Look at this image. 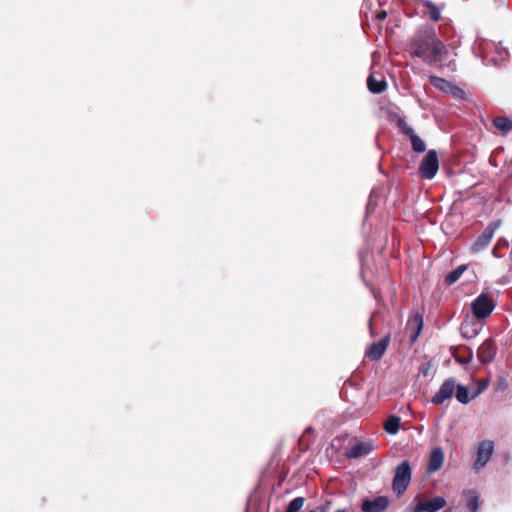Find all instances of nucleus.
<instances>
[{
  "label": "nucleus",
  "instance_id": "1",
  "mask_svg": "<svg viewBox=\"0 0 512 512\" xmlns=\"http://www.w3.org/2000/svg\"><path fill=\"white\" fill-rule=\"evenodd\" d=\"M407 51L413 57L421 58L433 65L441 62L447 54L446 45L436 36L434 29H419L410 39Z\"/></svg>",
  "mask_w": 512,
  "mask_h": 512
},
{
  "label": "nucleus",
  "instance_id": "2",
  "mask_svg": "<svg viewBox=\"0 0 512 512\" xmlns=\"http://www.w3.org/2000/svg\"><path fill=\"white\" fill-rule=\"evenodd\" d=\"M411 467L408 461H403L397 466L393 478V490L398 495H402L411 481Z\"/></svg>",
  "mask_w": 512,
  "mask_h": 512
},
{
  "label": "nucleus",
  "instance_id": "3",
  "mask_svg": "<svg viewBox=\"0 0 512 512\" xmlns=\"http://www.w3.org/2000/svg\"><path fill=\"white\" fill-rule=\"evenodd\" d=\"M495 306L496 304L493 299L484 293L476 297L471 303L472 313L478 320L489 317L495 309Z\"/></svg>",
  "mask_w": 512,
  "mask_h": 512
},
{
  "label": "nucleus",
  "instance_id": "4",
  "mask_svg": "<svg viewBox=\"0 0 512 512\" xmlns=\"http://www.w3.org/2000/svg\"><path fill=\"white\" fill-rule=\"evenodd\" d=\"M439 170L438 155L435 150H429L419 165V173L422 178L431 180Z\"/></svg>",
  "mask_w": 512,
  "mask_h": 512
},
{
  "label": "nucleus",
  "instance_id": "5",
  "mask_svg": "<svg viewBox=\"0 0 512 512\" xmlns=\"http://www.w3.org/2000/svg\"><path fill=\"white\" fill-rule=\"evenodd\" d=\"M494 451V443L490 440L482 441L477 448L476 459L473 468L479 472L490 461Z\"/></svg>",
  "mask_w": 512,
  "mask_h": 512
},
{
  "label": "nucleus",
  "instance_id": "6",
  "mask_svg": "<svg viewBox=\"0 0 512 512\" xmlns=\"http://www.w3.org/2000/svg\"><path fill=\"white\" fill-rule=\"evenodd\" d=\"M397 126L403 134L410 138L414 152L423 153L426 150L425 142L415 133L414 129L408 125L404 118L398 119Z\"/></svg>",
  "mask_w": 512,
  "mask_h": 512
},
{
  "label": "nucleus",
  "instance_id": "7",
  "mask_svg": "<svg viewBox=\"0 0 512 512\" xmlns=\"http://www.w3.org/2000/svg\"><path fill=\"white\" fill-rule=\"evenodd\" d=\"M500 222L494 221L491 222L485 230L477 237V239L474 241V243L471 246L472 252H480L481 250L485 249L488 244L490 243L491 239L494 236L495 231L499 228Z\"/></svg>",
  "mask_w": 512,
  "mask_h": 512
},
{
  "label": "nucleus",
  "instance_id": "8",
  "mask_svg": "<svg viewBox=\"0 0 512 512\" xmlns=\"http://www.w3.org/2000/svg\"><path fill=\"white\" fill-rule=\"evenodd\" d=\"M456 382L453 378L446 379L440 386L438 392L432 397L431 402L435 405L443 404L451 399L455 392Z\"/></svg>",
  "mask_w": 512,
  "mask_h": 512
},
{
  "label": "nucleus",
  "instance_id": "9",
  "mask_svg": "<svg viewBox=\"0 0 512 512\" xmlns=\"http://www.w3.org/2000/svg\"><path fill=\"white\" fill-rule=\"evenodd\" d=\"M390 339V334H387L379 341L370 344L365 353L366 357L371 361L380 360L390 343Z\"/></svg>",
  "mask_w": 512,
  "mask_h": 512
},
{
  "label": "nucleus",
  "instance_id": "10",
  "mask_svg": "<svg viewBox=\"0 0 512 512\" xmlns=\"http://www.w3.org/2000/svg\"><path fill=\"white\" fill-rule=\"evenodd\" d=\"M496 353L497 347L495 341L489 338L480 345L477 356L481 363L487 364L494 360Z\"/></svg>",
  "mask_w": 512,
  "mask_h": 512
},
{
  "label": "nucleus",
  "instance_id": "11",
  "mask_svg": "<svg viewBox=\"0 0 512 512\" xmlns=\"http://www.w3.org/2000/svg\"><path fill=\"white\" fill-rule=\"evenodd\" d=\"M446 505L444 497L436 496L428 501L419 502L414 508L413 512H437Z\"/></svg>",
  "mask_w": 512,
  "mask_h": 512
},
{
  "label": "nucleus",
  "instance_id": "12",
  "mask_svg": "<svg viewBox=\"0 0 512 512\" xmlns=\"http://www.w3.org/2000/svg\"><path fill=\"white\" fill-rule=\"evenodd\" d=\"M377 444L372 439L354 440V459L369 455L377 449Z\"/></svg>",
  "mask_w": 512,
  "mask_h": 512
},
{
  "label": "nucleus",
  "instance_id": "13",
  "mask_svg": "<svg viewBox=\"0 0 512 512\" xmlns=\"http://www.w3.org/2000/svg\"><path fill=\"white\" fill-rule=\"evenodd\" d=\"M389 506V500L385 496H379L373 500H365L362 504L363 512H384Z\"/></svg>",
  "mask_w": 512,
  "mask_h": 512
},
{
  "label": "nucleus",
  "instance_id": "14",
  "mask_svg": "<svg viewBox=\"0 0 512 512\" xmlns=\"http://www.w3.org/2000/svg\"><path fill=\"white\" fill-rule=\"evenodd\" d=\"M484 390H485V387L478 388L474 392L470 393L467 387H465L463 385H456L455 397H456L457 401L460 402L461 404H468L473 399H475L478 395H480Z\"/></svg>",
  "mask_w": 512,
  "mask_h": 512
},
{
  "label": "nucleus",
  "instance_id": "15",
  "mask_svg": "<svg viewBox=\"0 0 512 512\" xmlns=\"http://www.w3.org/2000/svg\"><path fill=\"white\" fill-rule=\"evenodd\" d=\"M443 461H444L443 450L440 447L433 449L430 454V458H429V463H428V468H427L428 472L434 473V472L438 471L442 467Z\"/></svg>",
  "mask_w": 512,
  "mask_h": 512
},
{
  "label": "nucleus",
  "instance_id": "16",
  "mask_svg": "<svg viewBox=\"0 0 512 512\" xmlns=\"http://www.w3.org/2000/svg\"><path fill=\"white\" fill-rule=\"evenodd\" d=\"M367 87L370 92L374 94H379L385 91L387 83L384 77H377L375 74H371L367 79Z\"/></svg>",
  "mask_w": 512,
  "mask_h": 512
},
{
  "label": "nucleus",
  "instance_id": "17",
  "mask_svg": "<svg viewBox=\"0 0 512 512\" xmlns=\"http://www.w3.org/2000/svg\"><path fill=\"white\" fill-rule=\"evenodd\" d=\"M429 82L432 86H434L436 89L443 91V92H454V91H460V88L453 85L451 82L437 76H430Z\"/></svg>",
  "mask_w": 512,
  "mask_h": 512
},
{
  "label": "nucleus",
  "instance_id": "18",
  "mask_svg": "<svg viewBox=\"0 0 512 512\" xmlns=\"http://www.w3.org/2000/svg\"><path fill=\"white\" fill-rule=\"evenodd\" d=\"M463 496L466 498L469 511L477 512L481 506L478 493L475 490H467L463 491Z\"/></svg>",
  "mask_w": 512,
  "mask_h": 512
},
{
  "label": "nucleus",
  "instance_id": "19",
  "mask_svg": "<svg viewBox=\"0 0 512 512\" xmlns=\"http://www.w3.org/2000/svg\"><path fill=\"white\" fill-rule=\"evenodd\" d=\"M424 11L423 13L432 21L436 22L441 17V11L440 9L432 2V1H425L424 4Z\"/></svg>",
  "mask_w": 512,
  "mask_h": 512
},
{
  "label": "nucleus",
  "instance_id": "20",
  "mask_svg": "<svg viewBox=\"0 0 512 512\" xmlns=\"http://www.w3.org/2000/svg\"><path fill=\"white\" fill-rule=\"evenodd\" d=\"M401 419L398 416H389L384 424V429L388 434L395 435L400 428Z\"/></svg>",
  "mask_w": 512,
  "mask_h": 512
},
{
  "label": "nucleus",
  "instance_id": "21",
  "mask_svg": "<svg viewBox=\"0 0 512 512\" xmlns=\"http://www.w3.org/2000/svg\"><path fill=\"white\" fill-rule=\"evenodd\" d=\"M493 124L498 130L504 133L512 130V120L505 116L496 117L493 120Z\"/></svg>",
  "mask_w": 512,
  "mask_h": 512
},
{
  "label": "nucleus",
  "instance_id": "22",
  "mask_svg": "<svg viewBox=\"0 0 512 512\" xmlns=\"http://www.w3.org/2000/svg\"><path fill=\"white\" fill-rule=\"evenodd\" d=\"M467 266L466 265H460L450 273H448L445 277V283L447 285H452L455 282L459 280V278L463 275V273L466 271Z\"/></svg>",
  "mask_w": 512,
  "mask_h": 512
},
{
  "label": "nucleus",
  "instance_id": "23",
  "mask_svg": "<svg viewBox=\"0 0 512 512\" xmlns=\"http://www.w3.org/2000/svg\"><path fill=\"white\" fill-rule=\"evenodd\" d=\"M305 503V499L303 497L294 498L287 506L286 512H299Z\"/></svg>",
  "mask_w": 512,
  "mask_h": 512
},
{
  "label": "nucleus",
  "instance_id": "24",
  "mask_svg": "<svg viewBox=\"0 0 512 512\" xmlns=\"http://www.w3.org/2000/svg\"><path fill=\"white\" fill-rule=\"evenodd\" d=\"M408 325H414L416 327L414 335H412V339H416L422 329L423 318L421 315H415L412 319L408 321Z\"/></svg>",
  "mask_w": 512,
  "mask_h": 512
},
{
  "label": "nucleus",
  "instance_id": "25",
  "mask_svg": "<svg viewBox=\"0 0 512 512\" xmlns=\"http://www.w3.org/2000/svg\"><path fill=\"white\" fill-rule=\"evenodd\" d=\"M495 47H496L497 53L499 54V58H491L490 61L496 65V64H498L499 61H503L508 56V52L503 48H499L497 46H495Z\"/></svg>",
  "mask_w": 512,
  "mask_h": 512
},
{
  "label": "nucleus",
  "instance_id": "26",
  "mask_svg": "<svg viewBox=\"0 0 512 512\" xmlns=\"http://www.w3.org/2000/svg\"><path fill=\"white\" fill-rule=\"evenodd\" d=\"M495 246H498L499 249L508 248L509 242L506 239H499Z\"/></svg>",
  "mask_w": 512,
  "mask_h": 512
},
{
  "label": "nucleus",
  "instance_id": "27",
  "mask_svg": "<svg viewBox=\"0 0 512 512\" xmlns=\"http://www.w3.org/2000/svg\"><path fill=\"white\" fill-rule=\"evenodd\" d=\"M498 250H499L498 246H495V247L492 249V254H493V256H494V257H496V258H500V257H501V255L498 253Z\"/></svg>",
  "mask_w": 512,
  "mask_h": 512
},
{
  "label": "nucleus",
  "instance_id": "28",
  "mask_svg": "<svg viewBox=\"0 0 512 512\" xmlns=\"http://www.w3.org/2000/svg\"><path fill=\"white\" fill-rule=\"evenodd\" d=\"M378 18H379L380 20L385 19V18H386V12H384V11H383V12L379 13V14H378Z\"/></svg>",
  "mask_w": 512,
  "mask_h": 512
},
{
  "label": "nucleus",
  "instance_id": "29",
  "mask_svg": "<svg viewBox=\"0 0 512 512\" xmlns=\"http://www.w3.org/2000/svg\"><path fill=\"white\" fill-rule=\"evenodd\" d=\"M450 93L454 96H457L459 93H462V90L460 89V91H454V92H450Z\"/></svg>",
  "mask_w": 512,
  "mask_h": 512
},
{
  "label": "nucleus",
  "instance_id": "30",
  "mask_svg": "<svg viewBox=\"0 0 512 512\" xmlns=\"http://www.w3.org/2000/svg\"><path fill=\"white\" fill-rule=\"evenodd\" d=\"M462 364H466L469 362V360H465V359H462V360H459Z\"/></svg>",
  "mask_w": 512,
  "mask_h": 512
},
{
  "label": "nucleus",
  "instance_id": "31",
  "mask_svg": "<svg viewBox=\"0 0 512 512\" xmlns=\"http://www.w3.org/2000/svg\"><path fill=\"white\" fill-rule=\"evenodd\" d=\"M346 456H347V457H352V452L347 451V452H346Z\"/></svg>",
  "mask_w": 512,
  "mask_h": 512
},
{
  "label": "nucleus",
  "instance_id": "32",
  "mask_svg": "<svg viewBox=\"0 0 512 512\" xmlns=\"http://www.w3.org/2000/svg\"><path fill=\"white\" fill-rule=\"evenodd\" d=\"M484 387H485V389H486V388H487V384H481V385L479 386V388H484Z\"/></svg>",
  "mask_w": 512,
  "mask_h": 512
},
{
  "label": "nucleus",
  "instance_id": "33",
  "mask_svg": "<svg viewBox=\"0 0 512 512\" xmlns=\"http://www.w3.org/2000/svg\"><path fill=\"white\" fill-rule=\"evenodd\" d=\"M482 58H483V61H484V60H486L488 58V55L485 54V55L482 56Z\"/></svg>",
  "mask_w": 512,
  "mask_h": 512
},
{
  "label": "nucleus",
  "instance_id": "34",
  "mask_svg": "<svg viewBox=\"0 0 512 512\" xmlns=\"http://www.w3.org/2000/svg\"><path fill=\"white\" fill-rule=\"evenodd\" d=\"M485 44H486V46H490V45L495 46L493 43H489V42H486Z\"/></svg>",
  "mask_w": 512,
  "mask_h": 512
},
{
  "label": "nucleus",
  "instance_id": "35",
  "mask_svg": "<svg viewBox=\"0 0 512 512\" xmlns=\"http://www.w3.org/2000/svg\"><path fill=\"white\" fill-rule=\"evenodd\" d=\"M445 512H449V511H445Z\"/></svg>",
  "mask_w": 512,
  "mask_h": 512
}]
</instances>
